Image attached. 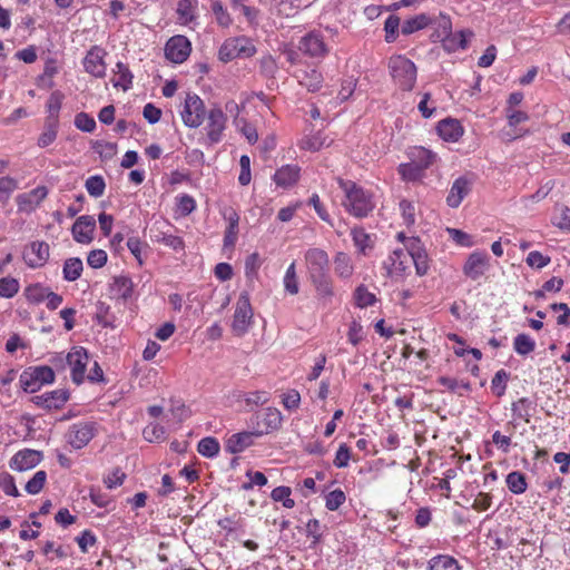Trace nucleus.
Listing matches in <instances>:
<instances>
[{
	"instance_id": "obj_54",
	"label": "nucleus",
	"mask_w": 570,
	"mask_h": 570,
	"mask_svg": "<svg viewBox=\"0 0 570 570\" xmlns=\"http://www.w3.org/2000/svg\"><path fill=\"white\" fill-rule=\"evenodd\" d=\"M438 383L451 392H456L459 389H463L465 391L471 390V385L468 381H459L454 377L440 376L438 379Z\"/></svg>"
},
{
	"instance_id": "obj_1",
	"label": "nucleus",
	"mask_w": 570,
	"mask_h": 570,
	"mask_svg": "<svg viewBox=\"0 0 570 570\" xmlns=\"http://www.w3.org/2000/svg\"><path fill=\"white\" fill-rule=\"evenodd\" d=\"M307 276L316 294L322 299H331L334 295L330 274V258L324 249L313 247L304 254Z\"/></svg>"
},
{
	"instance_id": "obj_16",
	"label": "nucleus",
	"mask_w": 570,
	"mask_h": 570,
	"mask_svg": "<svg viewBox=\"0 0 570 570\" xmlns=\"http://www.w3.org/2000/svg\"><path fill=\"white\" fill-rule=\"evenodd\" d=\"M96 229V219L90 215L79 216L71 227L73 239L82 245H88L94 240Z\"/></svg>"
},
{
	"instance_id": "obj_49",
	"label": "nucleus",
	"mask_w": 570,
	"mask_h": 570,
	"mask_svg": "<svg viewBox=\"0 0 570 570\" xmlns=\"http://www.w3.org/2000/svg\"><path fill=\"white\" fill-rule=\"evenodd\" d=\"M212 11L220 27L228 28L232 24L233 19L220 1H213Z\"/></svg>"
},
{
	"instance_id": "obj_36",
	"label": "nucleus",
	"mask_w": 570,
	"mask_h": 570,
	"mask_svg": "<svg viewBox=\"0 0 570 570\" xmlns=\"http://www.w3.org/2000/svg\"><path fill=\"white\" fill-rule=\"evenodd\" d=\"M424 170L425 169H423L421 165L411 160L409 163L401 164L397 168V171L404 181L421 180L424 177Z\"/></svg>"
},
{
	"instance_id": "obj_14",
	"label": "nucleus",
	"mask_w": 570,
	"mask_h": 570,
	"mask_svg": "<svg viewBox=\"0 0 570 570\" xmlns=\"http://www.w3.org/2000/svg\"><path fill=\"white\" fill-rule=\"evenodd\" d=\"M46 186H38L30 191L19 194L16 197L18 212L30 214L35 212L48 196Z\"/></svg>"
},
{
	"instance_id": "obj_44",
	"label": "nucleus",
	"mask_w": 570,
	"mask_h": 570,
	"mask_svg": "<svg viewBox=\"0 0 570 570\" xmlns=\"http://www.w3.org/2000/svg\"><path fill=\"white\" fill-rule=\"evenodd\" d=\"M50 288L41 284H33L26 288L24 295L28 302L39 304L46 301Z\"/></svg>"
},
{
	"instance_id": "obj_42",
	"label": "nucleus",
	"mask_w": 570,
	"mask_h": 570,
	"mask_svg": "<svg viewBox=\"0 0 570 570\" xmlns=\"http://www.w3.org/2000/svg\"><path fill=\"white\" fill-rule=\"evenodd\" d=\"M155 242L163 244L176 252H183L185 248V243L181 237L167 234L165 232H159L155 235Z\"/></svg>"
},
{
	"instance_id": "obj_39",
	"label": "nucleus",
	"mask_w": 570,
	"mask_h": 570,
	"mask_svg": "<svg viewBox=\"0 0 570 570\" xmlns=\"http://www.w3.org/2000/svg\"><path fill=\"white\" fill-rule=\"evenodd\" d=\"M334 268L335 273L342 278L351 277L354 271L351 257L343 252L336 254L334 259Z\"/></svg>"
},
{
	"instance_id": "obj_56",
	"label": "nucleus",
	"mask_w": 570,
	"mask_h": 570,
	"mask_svg": "<svg viewBox=\"0 0 570 570\" xmlns=\"http://www.w3.org/2000/svg\"><path fill=\"white\" fill-rule=\"evenodd\" d=\"M0 489L7 494L11 497H19V490L16 487L14 479L8 472H2L0 474Z\"/></svg>"
},
{
	"instance_id": "obj_63",
	"label": "nucleus",
	"mask_w": 570,
	"mask_h": 570,
	"mask_svg": "<svg viewBox=\"0 0 570 570\" xmlns=\"http://www.w3.org/2000/svg\"><path fill=\"white\" fill-rule=\"evenodd\" d=\"M323 525L317 519H311L306 523V534L313 539V544H317L323 537Z\"/></svg>"
},
{
	"instance_id": "obj_30",
	"label": "nucleus",
	"mask_w": 570,
	"mask_h": 570,
	"mask_svg": "<svg viewBox=\"0 0 570 570\" xmlns=\"http://www.w3.org/2000/svg\"><path fill=\"white\" fill-rule=\"evenodd\" d=\"M112 294L122 301H127L132 296L134 284L128 276H116L111 284Z\"/></svg>"
},
{
	"instance_id": "obj_19",
	"label": "nucleus",
	"mask_w": 570,
	"mask_h": 570,
	"mask_svg": "<svg viewBox=\"0 0 570 570\" xmlns=\"http://www.w3.org/2000/svg\"><path fill=\"white\" fill-rule=\"evenodd\" d=\"M68 399L69 393L66 390L59 389L33 396L32 402L45 410H59Z\"/></svg>"
},
{
	"instance_id": "obj_52",
	"label": "nucleus",
	"mask_w": 570,
	"mask_h": 570,
	"mask_svg": "<svg viewBox=\"0 0 570 570\" xmlns=\"http://www.w3.org/2000/svg\"><path fill=\"white\" fill-rule=\"evenodd\" d=\"M345 500V493L341 489H335L325 497V507L330 511H336Z\"/></svg>"
},
{
	"instance_id": "obj_37",
	"label": "nucleus",
	"mask_w": 570,
	"mask_h": 570,
	"mask_svg": "<svg viewBox=\"0 0 570 570\" xmlns=\"http://www.w3.org/2000/svg\"><path fill=\"white\" fill-rule=\"evenodd\" d=\"M82 269L83 265L80 258L71 257L66 259L62 268L63 279L68 282L77 281L81 276Z\"/></svg>"
},
{
	"instance_id": "obj_4",
	"label": "nucleus",
	"mask_w": 570,
	"mask_h": 570,
	"mask_svg": "<svg viewBox=\"0 0 570 570\" xmlns=\"http://www.w3.org/2000/svg\"><path fill=\"white\" fill-rule=\"evenodd\" d=\"M253 40L245 36L227 38L218 50V59L229 62L234 59H247L256 53Z\"/></svg>"
},
{
	"instance_id": "obj_26",
	"label": "nucleus",
	"mask_w": 570,
	"mask_h": 570,
	"mask_svg": "<svg viewBox=\"0 0 570 570\" xmlns=\"http://www.w3.org/2000/svg\"><path fill=\"white\" fill-rule=\"evenodd\" d=\"M407 252L409 261L413 262L416 274L420 276L425 275L429 271V261L425 250L421 246V242L415 238L411 239Z\"/></svg>"
},
{
	"instance_id": "obj_8",
	"label": "nucleus",
	"mask_w": 570,
	"mask_h": 570,
	"mask_svg": "<svg viewBox=\"0 0 570 570\" xmlns=\"http://www.w3.org/2000/svg\"><path fill=\"white\" fill-rule=\"evenodd\" d=\"M253 307L247 292L240 293L233 315L232 330L237 336L246 334L253 323Z\"/></svg>"
},
{
	"instance_id": "obj_15",
	"label": "nucleus",
	"mask_w": 570,
	"mask_h": 570,
	"mask_svg": "<svg viewBox=\"0 0 570 570\" xmlns=\"http://www.w3.org/2000/svg\"><path fill=\"white\" fill-rule=\"evenodd\" d=\"M490 257L484 252H473L466 258L463 265V274L472 279L478 281L482 277L490 266Z\"/></svg>"
},
{
	"instance_id": "obj_45",
	"label": "nucleus",
	"mask_w": 570,
	"mask_h": 570,
	"mask_svg": "<svg viewBox=\"0 0 570 570\" xmlns=\"http://www.w3.org/2000/svg\"><path fill=\"white\" fill-rule=\"evenodd\" d=\"M234 126L248 142H255L259 138L257 129L243 117H236L234 119Z\"/></svg>"
},
{
	"instance_id": "obj_41",
	"label": "nucleus",
	"mask_w": 570,
	"mask_h": 570,
	"mask_svg": "<svg viewBox=\"0 0 570 570\" xmlns=\"http://www.w3.org/2000/svg\"><path fill=\"white\" fill-rule=\"evenodd\" d=\"M513 348L517 354L525 356L535 348V341L528 334H518L513 341Z\"/></svg>"
},
{
	"instance_id": "obj_9",
	"label": "nucleus",
	"mask_w": 570,
	"mask_h": 570,
	"mask_svg": "<svg viewBox=\"0 0 570 570\" xmlns=\"http://www.w3.org/2000/svg\"><path fill=\"white\" fill-rule=\"evenodd\" d=\"M184 124L190 128H197L205 118V105L196 94H188L180 111Z\"/></svg>"
},
{
	"instance_id": "obj_7",
	"label": "nucleus",
	"mask_w": 570,
	"mask_h": 570,
	"mask_svg": "<svg viewBox=\"0 0 570 570\" xmlns=\"http://www.w3.org/2000/svg\"><path fill=\"white\" fill-rule=\"evenodd\" d=\"M55 381V373L50 366L41 365L29 367L20 375V385L27 393H35L45 384Z\"/></svg>"
},
{
	"instance_id": "obj_20",
	"label": "nucleus",
	"mask_w": 570,
	"mask_h": 570,
	"mask_svg": "<svg viewBox=\"0 0 570 570\" xmlns=\"http://www.w3.org/2000/svg\"><path fill=\"white\" fill-rule=\"evenodd\" d=\"M256 438H259V435L256 434V431L253 429L250 431L234 433L226 440L225 450L230 454L240 453L252 446Z\"/></svg>"
},
{
	"instance_id": "obj_2",
	"label": "nucleus",
	"mask_w": 570,
	"mask_h": 570,
	"mask_svg": "<svg viewBox=\"0 0 570 570\" xmlns=\"http://www.w3.org/2000/svg\"><path fill=\"white\" fill-rule=\"evenodd\" d=\"M340 188L345 194L343 206L353 216L366 217L375 207L372 195L352 180L337 179Z\"/></svg>"
},
{
	"instance_id": "obj_13",
	"label": "nucleus",
	"mask_w": 570,
	"mask_h": 570,
	"mask_svg": "<svg viewBox=\"0 0 570 570\" xmlns=\"http://www.w3.org/2000/svg\"><path fill=\"white\" fill-rule=\"evenodd\" d=\"M88 358L87 350L82 346L73 347L66 356V361L71 368V379L77 385L85 380Z\"/></svg>"
},
{
	"instance_id": "obj_22",
	"label": "nucleus",
	"mask_w": 570,
	"mask_h": 570,
	"mask_svg": "<svg viewBox=\"0 0 570 570\" xmlns=\"http://www.w3.org/2000/svg\"><path fill=\"white\" fill-rule=\"evenodd\" d=\"M472 181L466 176L458 177L453 183L446 196V205L451 208H458L465 196L471 190Z\"/></svg>"
},
{
	"instance_id": "obj_46",
	"label": "nucleus",
	"mask_w": 570,
	"mask_h": 570,
	"mask_svg": "<svg viewBox=\"0 0 570 570\" xmlns=\"http://www.w3.org/2000/svg\"><path fill=\"white\" fill-rule=\"evenodd\" d=\"M85 187L90 196L98 198L104 195L106 183L101 176L95 175L87 178Z\"/></svg>"
},
{
	"instance_id": "obj_40",
	"label": "nucleus",
	"mask_w": 570,
	"mask_h": 570,
	"mask_svg": "<svg viewBox=\"0 0 570 570\" xmlns=\"http://www.w3.org/2000/svg\"><path fill=\"white\" fill-rule=\"evenodd\" d=\"M508 489L513 494H522L527 491L528 484L525 475L519 471H512L507 475L505 479Z\"/></svg>"
},
{
	"instance_id": "obj_47",
	"label": "nucleus",
	"mask_w": 570,
	"mask_h": 570,
	"mask_svg": "<svg viewBox=\"0 0 570 570\" xmlns=\"http://www.w3.org/2000/svg\"><path fill=\"white\" fill-rule=\"evenodd\" d=\"M20 289V284L14 277H2L0 278V297L11 298Z\"/></svg>"
},
{
	"instance_id": "obj_31",
	"label": "nucleus",
	"mask_w": 570,
	"mask_h": 570,
	"mask_svg": "<svg viewBox=\"0 0 570 570\" xmlns=\"http://www.w3.org/2000/svg\"><path fill=\"white\" fill-rule=\"evenodd\" d=\"M535 410V404L528 397H521L512 403L511 411L515 419L522 420L525 423L530 422L531 416Z\"/></svg>"
},
{
	"instance_id": "obj_38",
	"label": "nucleus",
	"mask_w": 570,
	"mask_h": 570,
	"mask_svg": "<svg viewBox=\"0 0 570 570\" xmlns=\"http://www.w3.org/2000/svg\"><path fill=\"white\" fill-rule=\"evenodd\" d=\"M431 23L430 17L424 13L417 14L414 18L407 19L403 22L401 27V32L403 35H411L415 31L424 29Z\"/></svg>"
},
{
	"instance_id": "obj_55",
	"label": "nucleus",
	"mask_w": 570,
	"mask_h": 570,
	"mask_svg": "<svg viewBox=\"0 0 570 570\" xmlns=\"http://www.w3.org/2000/svg\"><path fill=\"white\" fill-rule=\"evenodd\" d=\"M401 215L406 226H412L415 223V206L407 199H402L399 204Z\"/></svg>"
},
{
	"instance_id": "obj_53",
	"label": "nucleus",
	"mask_w": 570,
	"mask_h": 570,
	"mask_svg": "<svg viewBox=\"0 0 570 570\" xmlns=\"http://www.w3.org/2000/svg\"><path fill=\"white\" fill-rule=\"evenodd\" d=\"M508 380L509 374L504 370L498 371L491 381L493 393L498 396H502L505 393Z\"/></svg>"
},
{
	"instance_id": "obj_57",
	"label": "nucleus",
	"mask_w": 570,
	"mask_h": 570,
	"mask_svg": "<svg viewBox=\"0 0 570 570\" xmlns=\"http://www.w3.org/2000/svg\"><path fill=\"white\" fill-rule=\"evenodd\" d=\"M18 188V181L11 177L0 178V200L7 202L11 194Z\"/></svg>"
},
{
	"instance_id": "obj_18",
	"label": "nucleus",
	"mask_w": 570,
	"mask_h": 570,
	"mask_svg": "<svg viewBox=\"0 0 570 570\" xmlns=\"http://www.w3.org/2000/svg\"><path fill=\"white\" fill-rule=\"evenodd\" d=\"M48 258L49 245L46 242H32L24 248L23 259L29 267H41Z\"/></svg>"
},
{
	"instance_id": "obj_29",
	"label": "nucleus",
	"mask_w": 570,
	"mask_h": 570,
	"mask_svg": "<svg viewBox=\"0 0 570 570\" xmlns=\"http://www.w3.org/2000/svg\"><path fill=\"white\" fill-rule=\"evenodd\" d=\"M406 154L411 161L416 163L417 165H421L423 169H426L436 159V154L430 149H426L422 145L411 146L407 149Z\"/></svg>"
},
{
	"instance_id": "obj_21",
	"label": "nucleus",
	"mask_w": 570,
	"mask_h": 570,
	"mask_svg": "<svg viewBox=\"0 0 570 570\" xmlns=\"http://www.w3.org/2000/svg\"><path fill=\"white\" fill-rule=\"evenodd\" d=\"M409 252L403 249H395L383 262V267L386 271L387 276H402L409 267Z\"/></svg>"
},
{
	"instance_id": "obj_48",
	"label": "nucleus",
	"mask_w": 570,
	"mask_h": 570,
	"mask_svg": "<svg viewBox=\"0 0 570 570\" xmlns=\"http://www.w3.org/2000/svg\"><path fill=\"white\" fill-rule=\"evenodd\" d=\"M46 480H47V473L43 470H39L26 483L24 490L29 494H38L43 489Z\"/></svg>"
},
{
	"instance_id": "obj_6",
	"label": "nucleus",
	"mask_w": 570,
	"mask_h": 570,
	"mask_svg": "<svg viewBox=\"0 0 570 570\" xmlns=\"http://www.w3.org/2000/svg\"><path fill=\"white\" fill-rule=\"evenodd\" d=\"M283 416L276 407H265L252 415L249 426L256 431V434L263 436L277 431L282 426Z\"/></svg>"
},
{
	"instance_id": "obj_50",
	"label": "nucleus",
	"mask_w": 570,
	"mask_h": 570,
	"mask_svg": "<svg viewBox=\"0 0 570 570\" xmlns=\"http://www.w3.org/2000/svg\"><path fill=\"white\" fill-rule=\"evenodd\" d=\"M354 298H355L356 305L361 308L372 306L376 301L375 295L373 293L368 292L367 288L363 285L358 286L355 289Z\"/></svg>"
},
{
	"instance_id": "obj_58",
	"label": "nucleus",
	"mask_w": 570,
	"mask_h": 570,
	"mask_svg": "<svg viewBox=\"0 0 570 570\" xmlns=\"http://www.w3.org/2000/svg\"><path fill=\"white\" fill-rule=\"evenodd\" d=\"M261 267V258L257 253L250 254L245 261V275L248 279H254L257 276Z\"/></svg>"
},
{
	"instance_id": "obj_34",
	"label": "nucleus",
	"mask_w": 570,
	"mask_h": 570,
	"mask_svg": "<svg viewBox=\"0 0 570 570\" xmlns=\"http://www.w3.org/2000/svg\"><path fill=\"white\" fill-rule=\"evenodd\" d=\"M198 0H179L177 4L178 20L183 24L194 21L197 12Z\"/></svg>"
},
{
	"instance_id": "obj_24",
	"label": "nucleus",
	"mask_w": 570,
	"mask_h": 570,
	"mask_svg": "<svg viewBox=\"0 0 570 570\" xmlns=\"http://www.w3.org/2000/svg\"><path fill=\"white\" fill-rule=\"evenodd\" d=\"M299 50L311 57H324L328 49L320 33L311 32L302 38Z\"/></svg>"
},
{
	"instance_id": "obj_12",
	"label": "nucleus",
	"mask_w": 570,
	"mask_h": 570,
	"mask_svg": "<svg viewBox=\"0 0 570 570\" xmlns=\"http://www.w3.org/2000/svg\"><path fill=\"white\" fill-rule=\"evenodd\" d=\"M107 52L105 49L94 46L86 53L82 65L87 73L95 78H104L106 76L107 65L105 57Z\"/></svg>"
},
{
	"instance_id": "obj_35",
	"label": "nucleus",
	"mask_w": 570,
	"mask_h": 570,
	"mask_svg": "<svg viewBox=\"0 0 570 570\" xmlns=\"http://www.w3.org/2000/svg\"><path fill=\"white\" fill-rule=\"evenodd\" d=\"M351 236L353 243L357 250L366 255L368 249H372L374 246V242L368 233L365 232L362 227H355L351 230Z\"/></svg>"
},
{
	"instance_id": "obj_25",
	"label": "nucleus",
	"mask_w": 570,
	"mask_h": 570,
	"mask_svg": "<svg viewBox=\"0 0 570 570\" xmlns=\"http://www.w3.org/2000/svg\"><path fill=\"white\" fill-rule=\"evenodd\" d=\"M294 77L298 83L305 87L309 92H316L323 85V76L315 68L297 69L294 72Z\"/></svg>"
},
{
	"instance_id": "obj_28",
	"label": "nucleus",
	"mask_w": 570,
	"mask_h": 570,
	"mask_svg": "<svg viewBox=\"0 0 570 570\" xmlns=\"http://www.w3.org/2000/svg\"><path fill=\"white\" fill-rule=\"evenodd\" d=\"M299 178V167L296 165H285L278 168L274 176V183L282 188L292 187Z\"/></svg>"
},
{
	"instance_id": "obj_3",
	"label": "nucleus",
	"mask_w": 570,
	"mask_h": 570,
	"mask_svg": "<svg viewBox=\"0 0 570 570\" xmlns=\"http://www.w3.org/2000/svg\"><path fill=\"white\" fill-rule=\"evenodd\" d=\"M387 67L396 86L407 91L413 89L417 70L412 60L403 55H394L389 59Z\"/></svg>"
},
{
	"instance_id": "obj_11",
	"label": "nucleus",
	"mask_w": 570,
	"mask_h": 570,
	"mask_svg": "<svg viewBox=\"0 0 570 570\" xmlns=\"http://www.w3.org/2000/svg\"><path fill=\"white\" fill-rule=\"evenodd\" d=\"M190 51V41L180 35L171 37L165 46V56L174 63H183L189 57Z\"/></svg>"
},
{
	"instance_id": "obj_10",
	"label": "nucleus",
	"mask_w": 570,
	"mask_h": 570,
	"mask_svg": "<svg viewBox=\"0 0 570 570\" xmlns=\"http://www.w3.org/2000/svg\"><path fill=\"white\" fill-rule=\"evenodd\" d=\"M96 433V423L89 421L77 422L70 425L67 432V441L73 449L80 450L94 439Z\"/></svg>"
},
{
	"instance_id": "obj_62",
	"label": "nucleus",
	"mask_w": 570,
	"mask_h": 570,
	"mask_svg": "<svg viewBox=\"0 0 570 570\" xmlns=\"http://www.w3.org/2000/svg\"><path fill=\"white\" fill-rule=\"evenodd\" d=\"M282 404L288 411H295L301 404V394L296 390H289L282 396Z\"/></svg>"
},
{
	"instance_id": "obj_32",
	"label": "nucleus",
	"mask_w": 570,
	"mask_h": 570,
	"mask_svg": "<svg viewBox=\"0 0 570 570\" xmlns=\"http://www.w3.org/2000/svg\"><path fill=\"white\" fill-rule=\"evenodd\" d=\"M112 72L114 77L111 79V82L114 87L121 88L122 90H127L130 88L132 82V75L125 63L120 61L117 62Z\"/></svg>"
},
{
	"instance_id": "obj_64",
	"label": "nucleus",
	"mask_w": 570,
	"mask_h": 570,
	"mask_svg": "<svg viewBox=\"0 0 570 570\" xmlns=\"http://www.w3.org/2000/svg\"><path fill=\"white\" fill-rule=\"evenodd\" d=\"M525 262L530 267L541 269L550 263V257L542 255L538 250H533L528 254Z\"/></svg>"
},
{
	"instance_id": "obj_33",
	"label": "nucleus",
	"mask_w": 570,
	"mask_h": 570,
	"mask_svg": "<svg viewBox=\"0 0 570 570\" xmlns=\"http://www.w3.org/2000/svg\"><path fill=\"white\" fill-rule=\"evenodd\" d=\"M428 570H461V567L454 557L438 554L429 560Z\"/></svg>"
},
{
	"instance_id": "obj_60",
	"label": "nucleus",
	"mask_w": 570,
	"mask_h": 570,
	"mask_svg": "<svg viewBox=\"0 0 570 570\" xmlns=\"http://www.w3.org/2000/svg\"><path fill=\"white\" fill-rule=\"evenodd\" d=\"M107 253L104 249L90 250L87 256V263L91 268H101L107 263Z\"/></svg>"
},
{
	"instance_id": "obj_5",
	"label": "nucleus",
	"mask_w": 570,
	"mask_h": 570,
	"mask_svg": "<svg viewBox=\"0 0 570 570\" xmlns=\"http://www.w3.org/2000/svg\"><path fill=\"white\" fill-rule=\"evenodd\" d=\"M434 32L432 37L442 41L444 43V48L449 51L456 50L459 48H465V32L460 31L455 35H452V22L448 16L441 14L434 20Z\"/></svg>"
},
{
	"instance_id": "obj_23",
	"label": "nucleus",
	"mask_w": 570,
	"mask_h": 570,
	"mask_svg": "<svg viewBox=\"0 0 570 570\" xmlns=\"http://www.w3.org/2000/svg\"><path fill=\"white\" fill-rule=\"evenodd\" d=\"M41 453L36 450H22L17 452L10 460V468L17 471H27L36 465H38L41 461Z\"/></svg>"
},
{
	"instance_id": "obj_51",
	"label": "nucleus",
	"mask_w": 570,
	"mask_h": 570,
	"mask_svg": "<svg viewBox=\"0 0 570 570\" xmlns=\"http://www.w3.org/2000/svg\"><path fill=\"white\" fill-rule=\"evenodd\" d=\"M165 432V428L159 423H150L144 429L142 436L148 442H158L164 440Z\"/></svg>"
},
{
	"instance_id": "obj_43",
	"label": "nucleus",
	"mask_w": 570,
	"mask_h": 570,
	"mask_svg": "<svg viewBox=\"0 0 570 570\" xmlns=\"http://www.w3.org/2000/svg\"><path fill=\"white\" fill-rule=\"evenodd\" d=\"M197 450L205 458H215L219 453L220 445L215 438L207 436L198 442Z\"/></svg>"
},
{
	"instance_id": "obj_59",
	"label": "nucleus",
	"mask_w": 570,
	"mask_h": 570,
	"mask_svg": "<svg viewBox=\"0 0 570 570\" xmlns=\"http://www.w3.org/2000/svg\"><path fill=\"white\" fill-rule=\"evenodd\" d=\"M126 479V473L121 471V469L116 468L106 476H104V483L108 489H115L120 487Z\"/></svg>"
},
{
	"instance_id": "obj_61",
	"label": "nucleus",
	"mask_w": 570,
	"mask_h": 570,
	"mask_svg": "<svg viewBox=\"0 0 570 570\" xmlns=\"http://www.w3.org/2000/svg\"><path fill=\"white\" fill-rule=\"evenodd\" d=\"M219 213L228 224L226 228L238 229L239 215L235 208L232 206H223Z\"/></svg>"
},
{
	"instance_id": "obj_27",
	"label": "nucleus",
	"mask_w": 570,
	"mask_h": 570,
	"mask_svg": "<svg viewBox=\"0 0 570 570\" xmlns=\"http://www.w3.org/2000/svg\"><path fill=\"white\" fill-rule=\"evenodd\" d=\"M438 132L442 140L456 142L463 135V127L459 120L446 118L439 122Z\"/></svg>"
},
{
	"instance_id": "obj_17",
	"label": "nucleus",
	"mask_w": 570,
	"mask_h": 570,
	"mask_svg": "<svg viewBox=\"0 0 570 570\" xmlns=\"http://www.w3.org/2000/svg\"><path fill=\"white\" fill-rule=\"evenodd\" d=\"M226 128V116L219 108H212L207 114L205 131L212 142H217L222 139L223 132Z\"/></svg>"
}]
</instances>
